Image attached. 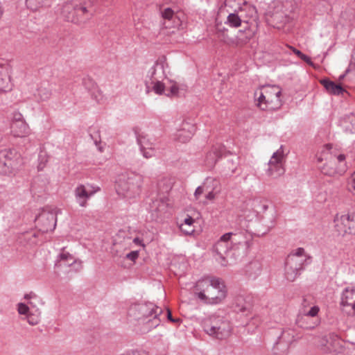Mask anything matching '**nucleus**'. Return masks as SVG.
I'll return each mask as SVG.
<instances>
[{
	"label": "nucleus",
	"instance_id": "50",
	"mask_svg": "<svg viewBox=\"0 0 355 355\" xmlns=\"http://www.w3.org/2000/svg\"><path fill=\"white\" fill-rule=\"evenodd\" d=\"M348 71H355V52L354 53V55L352 56V60L349 66Z\"/></svg>",
	"mask_w": 355,
	"mask_h": 355
},
{
	"label": "nucleus",
	"instance_id": "35",
	"mask_svg": "<svg viewBox=\"0 0 355 355\" xmlns=\"http://www.w3.org/2000/svg\"><path fill=\"white\" fill-rule=\"evenodd\" d=\"M92 96L98 103H104L107 100L103 92L99 88H96L94 90Z\"/></svg>",
	"mask_w": 355,
	"mask_h": 355
},
{
	"label": "nucleus",
	"instance_id": "10",
	"mask_svg": "<svg viewBox=\"0 0 355 355\" xmlns=\"http://www.w3.org/2000/svg\"><path fill=\"white\" fill-rule=\"evenodd\" d=\"M254 36V30L248 28L239 30L235 36L232 37L227 32L223 31L218 33V40L225 44L231 47H241L245 45Z\"/></svg>",
	"mask_w": 355,
	"mask_h": 355
},
{
	"label": "nucleus",
	"instance_id": "23",
	"mask_svg": "<svg viewBox=\"0 0 355 355\" xmlns=\"http://www.w3.org/2000/svg\"><path fill=\"white\" fill-rule=\"evenodd\" d=\"M223 150V146L220 145L213 146L206 155L207 164L213 166L222 156Z\"/></svg>",
	"mask_w": 355,
	"mask_h": 355
},
{
	"label": "nucleus",
	"instance_id": "26",
	"mask_svg": "<svg viewBox=\"0 0 355 355\" xmlns=\"http://www.w3.org/2000/svg\"><path fill=\"white\" fill-rule=\"evenodd\" d=\"M180 89L178 84L172 80H166V95L168 96H178Z\"/></svg>",
	"mask_w": 355,
	"mask_h": 355
},
{
	"label": "nucleus",
	"instance_id": "30",
	"mask_svg": "<svg viewBox=\"0 0 355 355\" xmlns=\"http://www.w3.org/2000/svg\"><path fill=\"white\" fill-rule=\"evenodd\" d=\"M216 251L217 253L220 256V258L222 259L221 264L223 266H226V263L225 261V257H223V254H226V252L230 249V244H221L219 245V241L216 244Z\"/></svg>",
	"mask_w": 355,
	"mask_h": 355
},
{
	"label": "nucleus",
	"instance_id": "12",
	"mask_svg": "<svg viewBox=\"0 0 355 355\" xmlns=\"http://www.w3.org/2000/svg\"><path fill=\"white\" fill-rule=\"evenodd\" d=\"M334 223L335 230L339 235L355 234V220L350 214L336 215Z\"/></svg>",
	"mask_w": 355,
	"mask_h": 355
},
{
	"label": "nucleus",
	"instance_id": "54",
	"mask_svg": "<svg viewBox=\"0 0 355 355\" xmlns=\"http://www.w3.org/2000/svg\"><path fill=\"white\" fill-rule=\"evenodd\" d=\"M322 200H326V196H324Z\"/></svg>",
	"mask_w": 355,
	"mask_h": 355
},
{
	"label": "nucleus",
	"instance_id": "37",
	"mask_svg": "<svg viewBox=\"0 0 355 355\" xmlns=\"http://www.w3.org/2000/svg\"><path fill=\"white\" fill-rule=\"evenodd\" d=\"M60 261L65 262L68 265H72L75 263V259L71 254L69 252L63 251L60 255Z\"/></svg>",
	"mask_w": 355,
	"mask_h": 355
},
{
	"label": "nucleus",
	"instance_id": "29",
	"mask_svg": "<svg viewBox=\"0 0 355 355\" xmlns=\"http://www.w3.org/2000/svg\"><path fill=\"white\" fill-rule=\"evenodd\" d=\"M34 95L38 100L44 101L50 98L51 92L48 88L41 87L37 89Z\"/></svg>",
	"mask_w": 355,
	"mask_h": 355
},
{
	"label": "nucleus",
	"instance_id": "41",
	"mask_svg": "<svg viewBox=\"0 0 355 355\" xmlns=\"http://www.w3.org/2000/svg\"><path fill=\"white\" fill-rule=\"evenodd\" d=\"M272 17L273 19V21H279V24H277V23L275 24V26L277 28H280L281 24L286 23L287 21V17L286 16L280 17V16L277 13L274 14Z\"/></svg>",
	"mask_w": 355,
	"mask_h": 355
},
{
	"label": "nucleus",
	"instance_id": "2",
	"mask_svg": "<svg viewBox=\"0 0 355 355\" xmlns=\"http://www.w3.org/2000/svg\"><path fill=\"white\" fill-rule=\"evenodd\" d=\"M225 7L231 8L227 10L228 15L226 23L231 27L238 28L243 26L245 28H253L257 18V10L254 6L244 0H226Z\"/></svg>",
	"mask_w": 355,
	"mask_h": 355
},
{
	"label": "nucleus",
	"instance_id": "24",
	"mask_svg": "<svg viewBox=\"0 0 355 355\" xmlns=\"http://www.w3.org/2000/svg\"><path fill=\"white\" fill-rule=\"evenodd\" d=\"M162 15L165 21H171V24L166 25V27H179L181 25L180 19L174 14V12L171 8L164 9L162 12ZM165 24H166V21H165Z\"/></svg>",
	"mask_w": 355,
	"mask_h": 355
},
{
	"label": "nucleus",
	"instance_id": "11",
	"mask_svg": "<svg viewBox=\"0 0 355 355\" xmlns=\"http://www.w3.org/2000/svg\"><path fill=\"white\" fill-rule=\"evenodd\" d=\"M21 156L14 150L0 151V173L12 174L21 165Z\"/></svg>",
	"mask_w": 355,
	"mask_h": 355
},
{
	"label": "nucleus",
	"instance_id": "32",
	"mask_svg": "<svg viewBox=\"0 0 355 355\" xmlns=\"http://www.w3.org/2000/svg\"><path fill=\"white\" fill-rule=\"evenodd\" d=\"M289 48L296 55H297L300 59L306 62L309 65L313 67V68H316V65L311 61V58L309 56L302 53L300 51L296 49L293 46H290Z\"/></svg>",
	"mask_w": 355,
	"mask_h": 355
},
{
	"label": "nucleus",
	"instance_id": "21",
	"mask_svg": "<svg viewBox=\"0 0 355 355\" xmlns=\"http://www.w3.org/2000/svg\"><path fill=\"white\" fill-rule=\"evenodd\" d=\"M320 83L329 94L340 95L346 92L340 84H337L329 79L320 80Z\"/></svg>",
	"mask_w": 355,
	"mask_h": 355
},
{
	"label": "nucleus",
	"instance_id": "6",
	"mask_svg": "<svg viewBox=\"0 0 355 355\" xmlns=\"http://www.w3.org/2000/svg\"><path fill=\"white\" fill-rule=\"evenodd\" d=\"M282 91L277 86H264L255 91L254 97L256 106L264 111H275L282 105Z\"/></svg>",
	"mask_w": 355,
	"mask_h": 355
},
{
	"label": "nucleus",
	"instance_id": "19",
	"mask_svg": "<svg viewBox=\"0 0 355 355\" xmlns=\"http://www.w3.org/2000/svg\"><path fill=\"white\" fill-rule=\"evenodd\" d=\"M198 217L195 218L189 214H185L180 219L179 227L182 233L186 235H191L196 231Z\"/></svg>",
	"mask_w": 355,
	"mask_h": 355
},
{
	"label": "nucleus",
	"instance_id": "13",
	"mask_svg": "<svg viewBox=\"0 0 355 355\" xmlns=\"http://www.w3.org/2000/svg\"><path fill=\"white\" fill-rule=\"evenodd\" d=\"M284 154L281 147L273 153L268 163V175L270 177L277 178L284 173Z\"/></svg>",
	"mask_w": 355,
	"mask_h": 355
},
{
	"label": "nucleus",
	"instance_id": "5",
	"mask_svg": "<svg viewBox=\"0 0 355 355\" xmlns=\"http://www.w3.org/2000/svg\"><path fill=\"white\" fill-rule=\"evenodd\" d=\"M143 177L137 173H126L118 176L115 182L117 195L126 200H132L138 198L141 192Z\"/></svg>",
	"mask_w": 355,
	"mask_h": 355
},
{
	"label": "nucleus",
	"instance_id": "7",
	"mask_svg": "<svg viewBox=\"0 0 355 355\" xmlns=\"http://www.w3.org/2000/svg\"><path fill=\"white\" fill-rule=\"evenodd\" d=\"M205 328L209 335L220 340L229 338L233 330L229 320L215 315L210 318L209 324H206Z\"/></svg>",
	"mask_w": 355,
	"mask_h": 355
},
{
	"label": "nucleus",
	"instance_id": "36",
	"mask_svg": "<svg viewBox=\"0 0 355 355\" xmlns=\"http://www.w3.org/2000/svg\"><path fill=\"white\" fill-rule=\"evenodd\" d=\"M47 0H27L28 7L32 10H37L38 8L46 4Z\"/></svg>",
	"mask_w": 355,
	"mask_h": 355
},
{
	"label": "nucleus",
	"instance_id": "14",
	"mask_svg": "<svg viewBox=\"0 0 355 355\" xmlns=\"http://www.w3.org/2000/svg\"><path fill=\"white\" fill-rule=\"evenodd\" d=\"M31 130L20 113L14 114L10 123V134L15 137H26L31 135Z\"/></svg>",
	"mask_w": 355,
	"mask_h": 355
},
{
	"label": "nucleus",
	"instance_id": "48",
	"mask_svg": "<svg viewBox=\"0 0 355 355\" xmlns=\"http://www.w3.org/2000/svg\"><path fill=\"white\" fill-rule=\"evenodd\" d=\"M205 193V191H204V189H203V186L201 185L200 187H198L195 193H194V196L195 198L198 200L199 199L200 196Z\"/></svg>",
	"mask_w": 355,
	"mask_h": 355
},
{
	"label": "nucleus",
	"instance_id": "22",
	"mask_svg": "<svg viewBox=\"0 0 355 355\" xmlns=\"http://www.w3.org/2000/svg\"><path fill=\"white\" fill-rule=\"evenodd\" d=\"M115 247L116 250L118 251L121 248H124V250H131V249H137V248H144L145 245L143 243V241L141 240L139 237H135L134 239L127 238L125 239L123 243L121 244H115Z\"/></svg>",
	"mask_w": 355,
	"mask_h": 355
},
{
	"label": "nucleus",
	"instance_id": "38",
	"mask_svg": "<svg viewBox=\"0 0 355 355\" xmlns=\"http://www.w3.org/2000/svg\"><path fill=\"white\" fill-rule=\"evenodd\" d=\"M9 89H10V84L7 76L0 78V92H4Z\"/></svg>",
	"mask_w": 355,
	"mask_h": 355
},
{
	"label": "nucleus",
	"instance_id": "33",
	"mask_svg": "<svg viewBox=\"0 0 355 355\" xmlns=\"http://www.w3.org/2000/svg\"><path fill=\"white\" fill-rule=\"evenodd\" d=\"M153 90L157 94H166V83H162L156 80L153 82Z\"/></svg>",
	"mask_w": 355,
	"mask_h": 355
},
{
	"label": "nucleus",
	"instance_id": "16",
	"mask_svg": "<svg viewBox=\"0 0 355 355\" xmlns=\"http://www.w3.org/2000/svg\"><path fill=\"white\" fill-rule=\"evenodd\" d=\"M17 311L20 315H25V319L31 325H35L39 323L41 313L39 309L31 311L30 306L26 304L19 303Z\"/></svg>",
	"mask_w": 355,
	"mask_h": 355
},
{
	"label": "nucleus",
	"instance_id": "18",
	"mask_svg": "<svg viewBox=\"0 0 355 355\" xmlns=\"http://www.w3.org/2000/svg\"><path fill=\"white\" fill-rule=\"evenodd\" d=\"M40 230L44 232L52 231L55 227V217L52 213H43L36 220Z\"/></svg>",
	"mask_w": 355,
	"mask_h": 355
},
{
	"label": "nucleus",
	"instance_id": "3",
	"mask_svg": "<svg viewBox=\"0 0 355 355\" xmlns=\"http://www.w3.org/2000/svg\"><path fill=\"white\" fill-rule=\"evenodd\" d=\"M317 161L321 173L324 175H342L347 171L345 155L338 153L331 144L324 146L317 156Z\"/></svg>",
	"mask_w": 355,
	"mask_h": 355
},
{
	"label": "nucleus",
	"instance_id": "20",
	"mask_svg": "<svg viewBox=\"0 0 355 355\" xmlns=\"http://www.w3.org/2000/svg\"><path fill=\"white\" fill-rule=\"evenodd\" d=\"M340 305L343 307H351L355 313V288H345L341 295Z\"/></svg>",
	"mask_w": 355,
	"mask_h": 355
},
{
	"label": "nucleus",
	"instance_id": "51",
	"mask_svg": "<svg viewBox=\"0 0 355 355\" xmlns=\"http://www.w3.org/2000/svg\"><path fill=\"white\" fill-rule=\"evenodd\" d=\"M350 184H351V187L353 188V189L355 191V171L352 175Z\"/></svg>",
	"mask_w": 355,
	"mask_h": 355
},
{
	"label": "nucleus",
	"instance_id": "53",
	"mask_svg": "<svg viewBox=\"0 0 355 355\" xmlns=\"http://www.w3.org/2000/svg\"><path fill=\"white\" fill-rule=\"evenodd\" d=\"M132 353L131 352H126V353H124V354H122L121 355H132Z\"/></svg>",
	"mask_w": 355,
	"mask_h": 355
},
{
	"label": "nucleus",
	"instance_id": "47",
	"mask_svg": "<svg viewBox=\"0 0 355 355\" xmlns=\"http://www.w3.org/2000/svg\"><path fill=\"white\" fill-rule=\"evenodd\" d=\"M333 351L336 353H340L343 351V346L341 345V340L337 339L334 342V349Z\"/></svg>",
	"mask_w": 355,
	"mask_h": 355
},
{
	"label": "nucleus",
	"instance_id": "9",
	"mask_svg": "<svg viewBox=\"0 0 355 355\" xmlns=\"http://www.w3.org/2000/svg\"><path fill=\"white\" fill-rule=\"evenodd\" d=\"M306 259L305 251L302 248H297L288 255L285 267V275L288 281L293 282L297 278Z\"/></svg>",
	"mask_w": 355,
	"mask_h": 355
},
{
	"label": "nucleus",
	"instance_id": "52",
	"mask_svg": "<svg viewBox=\"0 0 355 355\" xmlns=\"http://www.w3.org/2000/svg\"><path fill=\"white\" fill-rule=\"evenodd\" d=\"M164 205L162 203V204L161 205V206H160V208H159V209H158V210H159V211L162 210V209H163V208H164Z\"/></svg>",
	"mask_w": 355,
	"mask_h": 355
},
{
	"label": "nucleus",
	"instance_id": "8",
	"mask_svg": "<svg viewBox=\"0 0 355 355\" xmlns=\"http://www.w3.org/2000/svg\"><path fill=\"white\" fill-rule=\"evenodd\" d=\"M320 307L313 302L312 299L309 300L304 298L302 303L300 312L302 318L299 320L301 327L305 329H313L320 323V320L317 319L320 312Z\"/></svg>",
	"mask_w": 355,
	"mask_h": 355
},
{
	"label": "nucleus",
	"instance_id": "31",
	"mask_svg": "<svg viewBox=\"0 0 355 355\" xmlns=\"http://www.w3.org/2000/svg\"><path fill=\"white\" fill-rule=\"evenodd\" d=\"M74 15L76 17H81L82 19L79 22L85 21L89 17L87 8L84 6H76Z\"/></svg>",
	"mask_w": 355,
	"mask_h": 355
},
{
	"label": "nucleus",
	"instance_id": "34",
	"mask_svg": "<svg viewBox=\"0 0 355 355\" xmlns=\"http://www.w3.org/2000/svg\"><path fill=\"white\" fill-rule=\"evenodd\" d=\"M138 142L140 145L141 150L155 148L153 143L144 136L139 137L138 138Z\"/></svg>",
	"mask_w": 355,
	"mask_h": 355
},
{
	"label": "nucleus",
	"instance_id": "25",
	"mask_svg": "<svg viewBox=\"0 0 355 355\" xmlns=\"http://www.w3.org/2000/svg\"><path fill=\"white\" fill-rule=\"evenodd\" d=\"M75 13V6H73L71 3L65 4L62 10V14L68 21L79 23V21L81 20V17H76L74 15Z\"/></svg>",
	"mask_w": 355,
	"mask_h": 355
},
{
	"label": "nucleus",
	"instance_id": "40",
	"mask_svg": "<svg viewBox=\"0 0 355 355\" xmlns=\"http://www.w3.org/2000/svg\"><path fill=\"white\" fill-rule=\"evenodd\" d=\"M131 251L126 254L125 258L135 262L139 257V249H131Z\"/></svg>",
	"mask_w": 355,
	"mask_h": 355
},
{
	"label": "nucleus",
	"instance_id": "28",
	"mask_svg": "<svg viewBox=\"0 0 355 355\" xmlns=\"http://www.w3.org/2000/svg\"><path fill=\"white\" fill-rule=\"evenodd\" d=\"M205 193L207 194L209 191L216 190L219 187L218 182L213 178H207L202 184Z\"/></svg>",
	"mask_w": 355,
	"mask_h": 355
},
{
	"label": "nucleus",
	"instance_id": "4",
	"mask_svg": "<svg viewBox=\"0 0 355 355\" xmlns=\"http://www.w3.org/2000/svg\"><path fill=\"white\" fill-rule=\"evenodd\" d=\"M162 311L152 303L136 304L132 305L128 312L130 322L142 325L147 331L157 327L160 323L159 315Z\"/></svg>",
	"mask_w": 355,
	"mask_h": 355
},
{
	"label": "nucleus",
	"instance_id": "44",
	"mask_svg": "<svg viewBox=\"0 0 355 355\" xmlns=\"http://www.w3.org/2000/svg\"><path fill=\"white\" fill-rule=\"evenodd\" d=\"M36 237V234L35 232H26L25 234H24V239L26 240H27V241L31 243V244H33L35 243V240H33V239H35Z\"/></svg>",
	"mask_w": 355,
	"mask_h": 355
},
{
	"label": "nucleus",
	"instance_id": "27",
	"mask_svg": "<svg viewBox=\"0 0 355 355\" xmlns=\"http://www.w3.org/2000/svg\"><path fill=\"white\" fill-rule=\"evenodd\" d=\"M235 311L237 312L244 313L248 315L250 313V306L246 303L241 297L238 298L234 304Z\"/></svg>",
	"mask_w": 355,
	"mask_h": 355
},
{
	"label": "nucleus",
	"instance_id": "39",
	"mask_svg": "<svg viewBox=\"0 0 355 355\" xmlns=\"http://www.w3.org/2000/svg\"><path fill=\"white\" fill-rule=\"evenodd\" d=\"M48 162V156L45 153H41L39 155V163L37 165V168L39 171H42L46 166V163Z\"/></svg>",
	"mask_w": 355,
	"mask_h": 355
},
{
	"label": "nucleus",
	"instance_id": "15",
	"mask_svg": "<svg viewBox=\"0 0 355 355\" xmlns=\"http://www.w3.org/2000/svg\"><path fill=\"white\" fill-rule=\"evenodd\" d=\"M176 125L175 139L181 143L190 141L196 132V125L187 121H183Z\"/></svg>",
	"mask_w": 355,
	"mask_h": 355
},
{
	"label": "nucleus",
	"instance_id": "49",
	"mask_svg": "<svg viewBox=\"0 0 355 355\" xmlns=\"http://www.w3.org/2000/svg\"><path fill=\"white\" fill-rule=\"evenodd\" d=\"M167 318H168V320H170L171 322H172L173 323H178L180 321V318H175V319L173 318V317L172 316L171 312L169 309L167 310Z\"/></svg>",
	"mask_w": 355,
	"mask_h": 355
},
{
	"label": "nucleus",
	"instance_id": "43",
	"mask_svg": "<svg viewBox=\"0 0 355 355\" xmlns=\"http://www.w3.org/2000/svg\"><path fill=\"white\" fill-rule=\"evenodd\" d=\"M141 152L146 158H151L155 155V148L142 150Z\"/></svg>",
	"mask_w": 355,
	"mask_h": 355
},
{
	"label": "nucleus",
	"instance_id": "46",
	"mask_svg": "<svg viewBox=\"0 0 355 355\" xmlns=\"http://www.w3.org/2000/svg\"><path fill=\"white\" fill-rule=\"evenodd\" d=\"M25 298L28 300L26 305H28L30 306L31 311H35V309H37L35 303L31 300L32 298L37 300L38 299L35 295H34L33 297H31L29 295H26L25 296Z\"/></svg>",
	"mask_w": 355,
	"mask_h": 355
},
{
	"label": "nucleus",
	"instance_id": "17",
	"mask_svg": "<svg viewBox=\"0 0 355 355\" xmlns=\"http://www.w3.org/2000/svg\"><path fill=\"white\" fill-rule=\"evenodd\" d=\"M98 187L96 188L91 185H79L75 190V196L79 205L85 207L87 199L98 191Z\"/></svg>",
	"mask_w": 355,
	"mask_h": 355
},
{
	"label": "nucleus",
	"instance_id": "45",
	"mask_svg": "<svg viewBox=\"0 0 355 355\" xmlns=\"http://www.w3.org/2000/svg\"><path fill=\"white\" fill-rule=\"evenodd\" d=\"M232 233H226L223 234L219 240V245L221 244H230L229 241L232 237Z\"/></svg>",
	"mask_w": 355,
	"mask_h": 355
},
{
	"label": "nucleus",
	"instance_id": "42",
	"mask_svg": "<svg viewBox=\"0 0 355 355\" xmlns=\"http://www.w3.org/2000/svg\"><path fill=\"white\" fill-rule=\"evenodd\" d=\"M220 191L218 189L216 190H213L211 191H209L207 194H205V198L209 201H213L216 198L217 195L219 193Z\"/></svg>",
	"mask_w": 355,
	"mask_h": 355
},
{
	"label": "nucleus",
	"instance_id": "1",
	"mask_svg": "<svg viewBox=\"0 0 355 355\" xmlns=\"http://www.w3.org/2000/svg\"><path fill=\"white\" fill-rule=\"evenodd\" d=\"M193 292L201 302L210 305L222 303L227 294L225 283L218 278L209 276L197 281Z\"/></svg>",
	"mask_w": 355,
	"mask_h": 355
}]
</instances>
